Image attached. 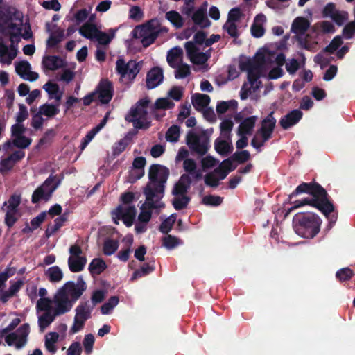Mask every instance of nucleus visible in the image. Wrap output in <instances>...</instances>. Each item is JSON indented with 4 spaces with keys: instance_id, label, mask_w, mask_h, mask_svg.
I'll return each mask as SVG.
<instances>
[{
    "instance_id": "nucleus-44",
    "label": "nucleus",
    "mask_w": 355,
    "mask_h": 355,
    "mask_svg": "<svg viewBox=\"0 0 355 355\" xmlns=\"http://www.w3.org/2000/svg\"><path fill=\"white\" fill-rule=\"evenodd\" d=\"M119 299L117 296L111 297L107 302L104 303L101 307V313L107 315L119 304Z\"/></svg>"
},
{
    "instance_id": "nucleus-57",
    "label": "nucleus",
    "mask_w": 355,
    "mask_h": 355,
    "mask_svg": "<svg viewBox=\"0 0 355 355\" xmlns=\"http://www.w3.org/2000/svg\"><path fill=\"white\" fill-rule=\"evenodd\" d=\"M31 142L32 139L24 135L15 137L13 139L14 146L21 149L27 148L31 145Z\"/></svg>"
},
{
    "instance_id": "nucleus-56",
    "label": "nucleus",
    "mask_w": 355,
    "mask_h": 355,
    "mask_svg": "<svg viewBox=\"0 0 355 355\" xmlns=\"http://www.w3.org/2000/svg\"><path fill=\"white\" fill-rule=\"evenodd\" d=\"M232 156L233 161L243 164L250 158V154L248 150L236 151Z\"/></svg>"
},
{
    "instance_id": "nucleus-18",
    "label": "nucleus",
    "mask_w": 355,
    "mask_h": 355,
    "mask_svg": "<svg viewBox=\"0 0 355 355\" xmlns=\"http://www.w3.org/2000/svg\"><path fill=\"white\" fill-rule=\"evenodd\" d=\"M17 55V44L10 42L8 46L3 37L0 36V63L10 64Z\"/></svg>"
},
{
    "instance_id": "nucleus-63",
    "label": "nucleus",
    "mask_w": 355,
    "mask_h": 355,
    "mask_svg": "<svg viewBox=\"0 0 355 355\" xmlns=\"http://www.w3.org/2000/svg\"><path fill=\"white\" fill-rule=\"evenodd\" d=\"M223 28L227 31L230 37L233 38H237L239 36L237 26L234 22L226 21L223 25Z\"/></svg>"
},
{
    "instance_id": "nucleus-39",
    "label": "nucleus",
    "mask_w": 355,
    "mask_h": 355,
    "mask_svg": "<svg viewBox=\"0 0 355 355\" xmlns=\"http://www.w3.org/2000/svg\"><path fill=\"white\" fill-rule=\"evenodd\" d=\"M45 275L51 282H59L63 277L61 269L57 266L49 268L45 272Z\"/></svg>"
},
{
    "instance_id": "nucleus-22",
    "label": "nucleus",
    "mask_w": 355,
    "mask_h": 355,
    "mask_svg": "<svg viewBox=\"0 0 355 355\" xmlns=\"http://www.w3.org/2000/svg\"><path fill=\"white\" fill-rule=\"evenodd\" d=\"M163 71L158 67L151 69L146 76V87L148 89H154L163 81Z\"/></svg>"
},
{
    "instance_id": "nucleus-28",
    "label": "nucleus",
    "mask_w": 355,
    "mask_h": 355,
    "mask_svg": "<svg viewBox=\"0 0 355 355\" xmlns=\"http://www.w3.org/2000/svg\"><path fill=\"white\" fill-rule=\"evenodd\" d=\"M215 150L221 156H227L233 151V146L230 141L217 138L214 141Z\"/></svg>"
},
{
    "instance_id": "nucleus-10",
    "label": "nucleus",
    "mask_w": 355,
    "mask_h": 355,
    "mask_svg": "<svg viewBox=\"0 0 355 355\" xmlns=\"http://www.w3.org/2000/svg\"><path fill=\"white\" fill-rule=\"evenodd\" d=\"M139 67L136 61L130 60L125 62L123 58H118L116 62V71L120 75V79L123 81L126 78L132 81L139 72Z\"/></svg>"
},
{
    "instance_id": "nucleus-7",
    "label": "nucleus",
    "mask_w": 355,
    "mask_h": 355,
    "mask_svg": "<svg viewBox=\"0 0 355 355\" xmlns=\"http://www.w3.org/2000/svg\"><path fill=\"white\" fill-rule=\"evenodd\" d=\"M55 177L50 175L49 178L39 186L33 193L31 202L37 204L41 201L48 202L54 191L57 188V184H55Z\"/></svg>"
},
{
    "instance_id": "nucleus-38",
    "label": "nucleus",
    "mask_w": 355,
    "mask_h": 355,
    "mask_svg": "<svg viewBox=\"0 0 355 355\" xmlns=\"http://www.w3.org/2000/svg\"><path fill=\"white\" fill-rule=\"evenodd\" d=\"M264 19L265 16L262 14H259L255 17L254 21L250 28L251 34L253 37L259 38L264 35L265 29L263 26L257 23V21L263 20Z\"/></svg>"
},
{
    "instance_id": "nucleus-40",
    "label": "nucleus",
    "mask_w": 355,
    "mask_h": 355,
    "mask_svg": "<svg viewBox=\"0 0 355 355\" xmlns=\"http://www.w3.org/2000/svg\"><path fill=\"white\" fill-rule=\"evenodd\" d=\"M165 17L176 28H180L184 25V19L177 11H168L166 13Z\"/></svg>"
},
{
    "instance_id": "nucleus-6",
    "label": "nucleus",
    "mask_w": 355,
    "mask_h": 355,
    "mask_svg": "<svg viewBox=\"0 0 355 355\" xmlns=\"http://www.w3.org/2000/svg\"><path fill=\"white\" fill-rule=\"evenodd\" d=\"M186 142L191 151L202 156L205 155L209 148V137L207 130L202 131L200 136L190 130L187 134Z\"/></svg>"
},
{
    "instance_id": "nucleus-27",
    "label": "nucleus",
    "mask_w": 355,
    "mask_h": 355,
    "mask_svg": "<svg viewBox=\"0 0 355 355\" xmlns=\"http://www.w3.org/2000/svg\"><path fill=\"white\" fill-rule=\"evenodd\" d=\"M196 163L193 159L189 158L184 160V170L189 173L196 181H198L202 178V174L201 170L196 169Z\"/></svg>"
},
{
    "instance_id": "nucleus-26",
    "label": "nucleus",
    "mask_w": 355,
    "mask_h": 355,
    "mask_svg": "<svg viewBox=\"0 0 355 355\" xmlns=\"http://www.w3.org/2000/svg\"><path fill=\"white\" fill-rule=\"evenodd\" d=\"M309 26L310 22L307 19L303 17H297L292 23L291 31L297 35V37H301L305 35Z\"/></svg>"
},
{
    "instance_id": "nucleus-21",
    "label": "nucleus",
    "mask_w": 355,
    "mask_h": 355,
    "mask_svg": "<svg viewBox=\"0 0 355 355\" xmlns=\"http://www.w3.org/2000/svg\"><path fill=\"white\" fill-rule=\"evenodd\" d=\"M207 2L204 3L190 16L193 23L202 28L211 26V21L207 17Z\"/></svg>"
},
{
    "instance_id": "nucleus-54",
    "label": "nucleus",
    "mask_w": 355,
    "mask_h": 355,
    "mask_svg": "<svg viewBox=\"0 0 355 355\" xmlns=\"http://www.w3.org/2000/svg\"><path fill=\"white\" fill-rule=\"evenodd\" d=\"M173 200V205L175 209L180 211L187 207L190 202V198L187 196H180Z\"/></svg>"
},
{
    "instance_id": "nucleus-3",
    "label": "nucleus",
    "mask_w": 355,
    "mask_h": 355,
    "mask_svg": "<svg viewBox=\"0 0 355 355\" xmlns=\"http://www.w3.org/2000/svg\"><path fill=\"white\" fill-rule=\"evenodd\" d=\"M291 209L299 208L304 205H310L322 212L328 219L329 225L336 223L338 214L330 196L304 198L302 200H295Z\"/></svg>"
},
{
    "instance_id": "nucleus-60",
    "label": "nucleus",
    "mask_w": 355,
    "mask_h": 355,
    "mask_svg": "<svg viewBox=\"0 0 355 355\" xmlns=\"http://www.w3.org/2000/svg\"><path fill=\"white\" fill-rule=\"evenodd\" d=\"M223 198L213 196V195H207L202 198V203L206 205L210 206H219L223 202Z\"/></svg>"
},
{
    "instance_id": "nucleus-37",
    "label": "nucleus",
    "mask_w": 355,
    "mask_h": 355,
    "mask_svg": "<svg viewBox=\"0 0 355 355\" xmlns=\"http://www.w3.org/2000/svg\"><path fill=\"white\" fill-rule=\"evenodd\" d=\"M193 105L197 110L206 107L210 103V97L207 94L196 93L191 97Z\"/></svg>"
},
{
    "instance_id": "nucleus-59",
    "label": "nucleus",
    "mask_w": 355,
    "mask_h": 355,
    "mask_svg": "<svg viewBox=\"0 0 355 355\" xmlns=\"http://www.w3.org/2000/svg\"><path fill=\"white\" fill-rule=\"evenodd\" d=\"M175 104L167 98H158L154 105L155 109L169 110L173 108Z\"/></svg>"
},
{
    "instance_id": "nucleus-42",
    "label": "nucleus",
    "mask_w": 355,
    "mask_h": 355,
    "mask_svg": "<svg viewBox=\"0 0 355 355\" xmlns=\"http://www.w3.org/2000/svg\"><path fill=\"white\" fill-rule=\"evenodd\" d=\"M56 315L51 312H45L39 317L38 324L41 330H44L55 320Z\"/></svg>"
},
{
    "instance_id": "nucleus-50",
    "label": "nucleus",
    "mask_w": 355,
    "mask_h": 355,
    "mask_svg": "<svg viewBox=\"0 0 355 355\" xmlns=\"http://www.w3.org/2000/svg\"><path fill=\"white\" fill-rule=\"evenodd\" d=\"M233 125L234 123L231 119L223 120L220 125L221 135L225 138L230 139Z\"/></svg>"
},
{
    "instance_id": "nucleus-45",
    "label": "nucleus",
    "mask_w": 355,
    "mask_h": 355,
    "mask_svg": "<svg viewBox=\"0 0 355 355\" xmlns=\"http://www.w3.org/2000/svg\"><path fill=\"white\" fill-rule=\"evenodd\" d=\"M180 134V127L177 125H173L168 129L166 133V139L170 142H177L179 140Z\"/></svg>"
},
{
    "instance_id": "nucleus-43",
    "label": "nucleus",
    "mask_w": 355,
    "mask_h": 355,
    "mask_svg": "<svg viewBox=\"0 0 355 355\" xmlns=\"http://www.w3.org/2000/svg\"><path fill=\"white\" fill-rule=\"evenodd\" d=\"M237 105V101L235 100L220 101L216 105V112L219 114H225L230 108H236Z\"/></svg>"
},
{
    "instance_id": "nucleus-32",
    "label": "nucleus",
    "mask_w": 355,
    "mask_h": 355,
    "mask_svg": "<svg viewBox=\"0 0 355 355\" xmlns=\"http://www.w3.org/2000/svg\"><path fill=\"white\" fill-rule=\"evenodd\" d=\"M43 89L49 94L50 99L53 98L57 102L61 100L62 92L60 91V87L58 84L49 81L43 86Z\"/></svg>"
},
{
    "instance_id": "nucleus-9",
    "label": "nucleus",
    "mask_w": 355,
    "mask_h": 355,
    "mask_svg": "<svg viewBox=\"0 0 355 355\" xmlns=\"http://www.w3.org/2000/svg\"><path fill=\"white\" fill-rule=\"evenodd\" d=\"M86 289V282L84 281L82 276H79L76 283L73 281H69L59 288L58 291L69 297V300L74 304L81 297Z\"/></svg>"
},
{
    "instance_id": "nucleus-36",
    "label": "nucleus",
    "mask_w": 355,
    "mask_h": 355,
    "mask_svg": "<svg viewBox=\"0 0 355 355\" xmlns=\"http://www.w3.org/2000/svg\"><path fill=\"white\" fill-rule=\"evenodd\" d=\"M98 31V29L95 24L88 21L79 28V33L87 39L93 40L95 38Z\"/></svg>"
},
{
    "instance_id": "nucleus-34",
    "label": "nucleus",
    "mask_w": 355,
    "mask_h": 355,
    "mask_svg": "<svg viewBox=\"0 0 355 355\" xmlns=\"http://www.w3.org/2000/svg\"><path fill=\"white\" fill-rule=\"evenodd\" d=\"M107 268V265L101 258H95L92 259L89 265L88 270L92 275H98L101 274Z\"/></svg>"
},
{
    "instance_id": "nucleus-20",
    "label": "nucleus",
    "mask_w": 355,
    "mask_h": 355,
    "mask_svg": "<svg viewBox=\"0 0 355 355\" xmlns=\"http://www.w3.org/2000/svg\"><path fill=\"white\" fill-rule=\"evenodd\" d=\"M303 112L299 109H295L282 117L279 125L284 130H288L296 125L302 118Z\"/></svg>"
},
{
    "instance_id": "nucleus-23",
    "label": "nucleus",
    "mask_w": 355,
    "mask_h": 355,
    "mask_svg": "<svg viewBox=\"0 0 355 355\" xmlns=\"http://www.w3.org/2000/svg\"><path fill=\"white\" fill-rule=\"evenodd\" d=\"M43 67L51 71H55L67 65L64 60L58 55H45L42 60Z\"/></svg>"
},
{
    "instance_id": "nucleus-53",
    "label": "nucleus",
    "mask_w": 355,
    "mask_h": 355,
    "mask_svg": "<svg viewBox=\"0 0 355 355\" xmlns=\"http://www.w3.org/2000/svg\"><path fill=\"white\" fill-rule=\"evenodd\" d=\"M354 273L349 268H343L338 270L336 273V278L340 282L349 280Z\"/></svg>"
},
{
    "instance_id": "nucleus-61",
    "label": "nucleus",
    "mask_w": 355,
    "mask_h": 355,
    "mask_svg": "<svg viewBox=\"0 0 355 355\" xmlns=\"http://www.w3.org/2000/svg\"><path fill=\"white\" fill-rule=\"evenodd\" d=\"M343 44V40L340 36H336L331 42L324 49V51L329 53H334Z\"/></svg>"
},
{
    "instance_id": "nucleus-48",
    "label": "nucleus",
    "mask_w": 355,
    "mask_h": 355,
    "mask_svg": "<svg viewBox=\"0 0 355 355\" xmlns=\"http://www.w3.org/2000/svg\"><path fill=\"white\" fill-rule=\"evenodd\" d=\"M183 53V51L180 47H175L172 49H171L167 54L166 60L168 63V64L174 67V65L173 64V62L179 58L180 57Z\"/></svg>"
},
{
    "instance_id": "nucleus-58",
    "label": "nucleus",
    "mask_w": 355,
    "mask_h": 355,
    "mask_svg": "<svg viewBox=\"0 0 355 355\" xmlns=\"http://www.w3.org/2000/svg\"><path fill=\"white\" fill-rule=\"evenodd\" d=\"M175 222L174 214L165 219L160 225L159 230L163 234H168L172 229Z\"/></svg>"
},
{
    "instance_id": "nucleus-62",
    "label": "nucleus",
    "mask_w": 355,
    "mask_h": 355,
    "mask_svg": "<svg viewBox=\"0 0 355 355\" xmlns=\"http://www.w3.org/2000/svg\"><path fill=\"white\" fill-rule=\"evenodd\" d=\"M54 136L55 132L53 129L47 130L44 132V135L40 139L36 147L39 148L45 144H50Z\"/></svg>"
},
{
    "instance_id": "nucleus-16",
    "label": "nucleus",
    "mask_w": 355,
    "mask_h": 355,
    "mask_svg": "<svg viewBox=\"0 0 355 355\" xmlns=\"http://www.w3.org/2000/svg\"><path fill=\"white\" fill-rule=\"evenodd\" d=\"M94 92L102 104L109 103L114 95L112 83L107 78L101 79L96 86Z\"/></svg>"
},
{
    "instance_id": "nucleus-12",
    "label": "nucleus",
    "mask_w": 355,
    "mask_h": 355,
    "mask_svg": "<svg viewBox=\"0 0 355 355\" xmlns=\"http://www.w3.org/2000/svg\"><path fill=\"white\" fill-rule=\"evenodd\" d=\"M29 333L30 326L24 323L17 329V333L11 332L6 335L5 341L9 346L15 345L17 349H21L27 343Z\"/></svg>"
},
{
    "instance_id": "nucleus-46",
    "label": "nucleus",
    "mask_w": 355,
    "mask_h": 355,
    "mask_svg": "<svg viewBox=\"0 0 355 355\" xmlns=\"http://www.w3.org/2000/svg\"><path fill=\"white\" fill-rule=\"evenodd\" d=\"M31 69V64L26 60H22L15 64V71L21 78H24V76Z\"/></svg>"
},
{
    "instance_id": "nucleus-51",
    "label": "nucleus",
    "mask_w": 355,
    "mask_h": 355,
    "mask_svg": "<svg viewBox=\"0 0 355 355\" xmlns=\"http://www.w3.org/2000/svg\"><path fill=\"white\" fill-rule=\"evenodd\" d=\"M110 31H112V34L110 35L98 30L94 39H96L100 44L107 45L111 42L114 36V32L113 30H110Z\"/></svg>"
},
{
    "instance_id": "nucleus-55",
    "label": "nucleus",
    "mask_w": 355,
    "mask_h": 355,
    "mask_svg": "<svg viewBox=\"0 0 355 355\" xmlns=\"http://www.w3.org/2000/svg\"><path fill=\"white\" fill-rule=\"evenodd\" d=\"M53 303V300H51L47 297H41L40 298L36 304V308L37 311H44L46 312H51V309H52L51 304Z\"/></svg>"
},
{
    "instance_id": "nucleus-8",
    "label": "nucleus",
    "mask_w": 355,
    "mask_h": 355,
    "mask_svg": "<svg viewBox=\"0 0 355 355\" xmlns=\"http://www.w3.org/2000/svg\"><path fill=\"white\" fill-rule=\"evenodd\" d=\"M239 68L241 71L248 72V79L252 88L253 92L257 91L261 87V82L259 80L261 76L260 64L250 59L239 63Z\"/></svg>"
},
{
    "instance_id": "nucleus-1",
    "label": "nucleus",
    "mask_w": 355,
    "mask_h": 355,
    "mask_svg": "<svg viewBox=\"0 0 355 355\" xmlns=\"http://www.w3.org/2000/svg\"><path fill=\"white\" fill-rule=\"evenodd\" d=\"M170 172L167 167L155 164L150 166L148 171L149 182L144 189V194L149 200L155 197L156 200H161L164 195L165 184L169 177Z\"/></svg>"
},
{
    "instance_id": "nucleus-29",
    "label": "nucleus",
    "mask_w": 355,
    "mask_h": 355,
    "mask_svg": "<svg viewBox=\"0 0 355 355\" xmlns=\"http://www.w3.org/2000/svg\"><path fill=\"white\" fill-rule=\"evenodd\" d=\"M257 121L256 116H251L245 118L239 125L238 129V135H250L255 126Z\"/></svg>"
},
{
    "instance_id": "nucleus-17",
    "label": "nucleus",
    "mask_w": 355,
    "mask_h": 355,
    "mask_svg": "<svg viewBox=\"0 0 355 355\" xmlns=\"http://www.w3.org/2000/svg\"><path fill=\"white\" fill-rule=\"evenodd\" d=\"M116 218L121 220L126 227H131L135 220L137 209L135 205H119L114 211Z\"/></svg>"
},
{
    "instance_id": "nucleus-2",
    "label": "nucleus",
    "mask_w": 355,
    "mask_h": 355,
    "mask_svg": "<svg viewBox=\"0 0 355 355\" xmlns=\"http://www.w3.org/2000/svg\"><path fill=\"white\" fill-rule=\"evenodd\" d=\"M322 222L320 216L315 213H297L293 216V226L299 236L313 239L319 233Z\"/></svg>"
},
{
    "instance_id": "nucleus-4",
    "label": "nucleus",
    "mask_w": 355,
    "mask_h": 355,
    "mask_svg": "<svg viewBox=\"0 0 355 355\" xmlns=\"http://www.w3.org/2000/svg\"><path fill=\"white\" fill-rule=\"evenodd\" d=\"M168 32V28L162 27L157 19H152L145 24L137 26L132 31L133 37L141 38L144 48L153 44L162 33Z\"/></svg>"
},
{
    "instance_id": "nucleus-24",
    "label": "nucleus",
    "mask_w": 355,
    "mask_h": 355,
    "mask_svg": "<svg viewBox=\"0 0 355 355\" xmlns=\"http://www.w3.org/2000/svg\"><path fill=\"white\" fill-rule=\"evenodd\" d=\"M46 31L50 33V36L46 41V45L49 48L56 46L63 39L64 36V30L58 28L54 32L51 28V24L47 22L46 24Z\"/></svg>"
},
{
    "instance_id": "nucleus-11",
    "label": "nucleus",
    "mask_w": 355,
    "mask_h": 355,
    "mask_svg": "<svg viewBox=\"0 0 355 355\" xmlns=\"http://www.w3.org/2000/svg\"><path fill=\"white\" fill-rule=\"evenodd\" d=\"M302 193L309 194L312 197L330 196L326 189H324L319 183L312 181L311 182H302L299 184L288 196V198L291 200L293 198Z\"/></svg>"
},
{
    "instance_id": "nucleus-30",
    "label": "nucleus",
    "mask_w": 355,
    "mask_h": 355,
    "mask_svg": "<svg viewBox=\"0 0 355 355\" xmlns=\"http://www.w3.org/2000/svg\"><path fill=\"white\" fill-rule=\"evenodd\" d=\"M23 285L24 282L21 279H19L12 284L7 291L2 293L0 297L1 301L3 303H6L10 298L17 295Z\"/></svg>"
},
{
    "instance_id": "nucleus-15",
    "label": "nucleus",
    "mask_w": 355,
    "mask_h": 355,
    "mask_svg": "<svg viewBox=\"0 0 355 355\" xmlns=\"http://www.w3.org/2000/svg\"><path fill=\"white\" fill-rule=\"evenodd\" d=\"M53 313L56 316L62 315L71 311L73 303L63 293L58 290L53 299Z\"/></svg>"
},
{
    "instance_id": "nucleus-19",
    "label": "nucleus",
    "mask_w": 355,
    "mask_h": 355,
    "mask_svg": "<svg viewBox=\"0 0 355 355\" xmlns=\"http://www.w3.org/2000/svg\"><path fill=\"white\" fill-rule=\"evenodd\" d=\"M274 111H271L268 116L261 121V128L258 130L257 134L266 139L272 137V132L276 125V119L274 117Z\"/></svg>"
},
{
    "instance_id": "nucleus-13",
    "label": "nucleus",
    "mask_w": 355,
    "mask_h": 355,
    "mask_svg": "<svg viewBox=\"0 0 355 355\" xmlns=\"http://www.w3.org/2000/svg\"><path fill=\"white\" fill-rule=\"evenodd\" d=\"M23 14L15 6L4 3L0 5V27L3 28V24L11 21H16L23 24Z\"/></svg>"
},
{
    "instance_id": "nucleus-52",
    "label": "nucleus",
    "mask_w": 355,
    "mask_h": 355,
    "mask_svg": "<svg viewBox=\"0 0 355 355\" xmlns=\"http://www.w3.org/2000/svg\"><path fill=\"white\" fill-rule=\"evenodd\" d=\"M0 33L4 36H9V40L11 43H18L21 41V30L17 29L15 33H10L7 28H3L0 27Z\"/></svg>"
},
{
    "instance_id": "nucleus-25",
    "label": "nucleus",
    "mask_w": 355,
    "mask_h": 355,
    "mask_svg": "<svg viewBox=\"0 0 355 355\" xmlns=\"http://www.w3.org/2000/svg\"><path fill=\"white\" fill-rule=\"evenodd\" d=\"M92 311L93 306H91L88 300L81 302L75 309L76 314L74 318L86 322L87 320L91 318Z\"/></svg>"
},
{
    "instance_id": "nucleus-41",
    "label": "nucleus",
    "mask_w": 355,
    "mask_h": 355,
    "mask_svg": "<svg viewBox=\"0 0 355 355\" xmlns=\"http://www.w3.org/2000/svg\"><path fill=\"white\" fill-rule=\"evenodd\" d=\"M119 248V242L111 239H106L103 246V252L105 255L110 256L113 254Z\"/></svg>"
},
{
    "instance_id": "nucleus-64",
    "label": "nucleus",
    "mask_w": 355,
    "mask_h": 355,
    "mask_svg": "<svg viewBox=\"0 0 355 355\" xmlns=\"http://www.w3.org/2000/svg\"><path fill=\"white\" fill-rule=\"evenodd\" d=\"M355 35V21L347 24L343 29V36L349 40Z\"/></svg>"
},
{
    "instance_id": "nucleus-49",
    "label": "nucleus",
    "mask_w": 355,
    "mask_h": 355,
    "mask_svg": "<svg viewBox=\"0 0 355 355\" xmlns=\"http://www.w3.org/2000/svg\"><path fill=\"white\" fill-rule=\"evenodd\" d=\"M209 58L210 54L198 51L190 57L189 60L194 64L202 65L205 64L209 59Z\"/></svg>"
},
{
    "instance_id": "nucleus-14",
    "label": "nucleus",
    "mask_w": 355,
    "mask_h": 355,
    "mask_svg": "<svg viewBox=\"0 0 355 355\" xmlns=\"http://www.w3.org/2000/svg\"><path fill=\"white\" fill-rule=\"evenodd\" d=\"M161 200H156L155 197H151L149 200H146L144 203L140 207L141 211L138 216V221L148 223L152 218V211L153 209H161L164 207V203L161 202Z\"/></svg>"
},
{
    "instance_id": "nucleus-33",
    "label": "nucleus",
    "mask_w": 355,
    "mask_h": 355,
    "mask_svg": "<svg viewBox=\"0 0 355 355\" xmlns=\"http://www.w3.org/2000/svg\"><path fill=\"white\" fill-rule=\"evenodd\" d=\"M38 112L42 116H45L48 118H53L60 112L59 103L55 105L44 103L39 107Z\"/></svg>"
},
{
    "instance_id": "nucleus-47",
    "label": "nucleus",
    "mask_w": 355,
    "mask_h": 355,
    "mask_svg": "<svg viewBox=\"0 0 355 355\" xmlns=\"http://www.w3.org/2000/svg\"><path fill=\"white\" fill-rule=\"evenodd\" d=\"M50 338H48L47 336H46L44 345L49 352L54 354L57 351V348L55 346V343L58 341L59 335L56 332H52L50 333Z\"/></svg>"
},
{
    "instance_id": "nucleus-35",
    "label": "nucleus",
    "mask_w": 355,
    "mask_h": 355,
    "mask_svg": "<svg viewBox=\"0 0 355 355\" xmlns=\"http://www.w3.org/2000/svg\"><path fill=\"white\" fill-rule=\"evenodd\" d=\"M87 263L86 257H73L68 259V265L69 270L73 272L82 271Z\"/></svg>"
},
{
    "instance_id": "nucleus-5",
    "label": "nucleus",
    "mask_w": 355,
    "mask_h": 355,
    "mask_svg": "<svg viewBox=\"0 0 355 355\" xmlns=\"http://www.w3.org/2000/svg\"><path fill=\"white\" fill-rule=\"evenodd\" d=\"M150 101L148 98L139 99L135 107H131L125 119L133 123L137 129L146 130L151 125V121L148 119V111Z\"/></svg>"
},
{
    "instance_id": "nucleus-31",
    "label": "nucleus",
    "mask_w": 355,
    "mask_h": 355,
    "mask_svg": "<svg viewBox=\"0 0 355 355\" xmlns=\"http://www.w3.org/2000/svg\"><path fill=\"white\" fill-rule=\"evenodd\" d=\"M155 270V261L149 262V263H145L142 265V266L136 270L131 278V281H135L139 278H141L142 277H145L151 272H153Z\"/></svg>"
}]
</instances>
